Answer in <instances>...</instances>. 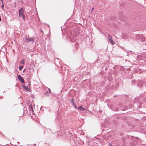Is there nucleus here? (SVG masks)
Returning a JSON list of instances; mask_svg holds the SVG:
<instances>
[{
  "instance_id": "obj_20",
  "label": "nucleus",
  "mask_w": 146,
  "mask_h": 146,
  "mask_svg": "<svg viewBox=\"0 0 146 146\" xmlns=\"http://www.w3.org/2000/svg\"><path fill=\"white\" fill-rule=\"evenodd\" d=\"M115 111H118L119 110L118 109V108H116L114 110Z\"/></svg>"
},
{
  "instance_id": "obj_1",
  "label": "nucleus",
  "mask_w": 146,
  "mask_h": 146,
  "mask_svg": "<svg viewBox=\"0 0 146 146\" xmlns=\"http://www.w3.org/2000/svg\"><path fill=\"white\" fill-rule=\"evenodd\" d=\"M129 138L131 140L130 145L131 146H135L140 143V139L137 137L130 136Z\"/></svg>"
},
{
  "instance_id": "obj_13",
  "label": "nucleus",
  "mask_w": 146,
  "mask_h": 146,
  "mask_svg": "<svg viewBox=\"0 0 146 146\" xmlns=\"http://www.w3.org/2000/svg\"><path fill=\"white\" fill-rule=\"evenodd\" d=\"M23 66H21L19 67V69L20 70H21L23 68Z\"/></svg>"
},
{
  "instance_id": "obj_22",
  "label": "nucleus",
  "mask_w": 146,
  "mask_h": 146,
  "mask_svg": "<svg viewBox=\"0 0 146 146\" xmlns=\"http://www.w3.org/2000/svg\"><path fill=\"white\" fill-rule=\"evenodd\" d=\"M94 9V8H92V10H91V11H92Z\"/></svg>"
},
{
  "instance_id": "obj_8",
  "label": "nucleus",
  "mask_w": 146,
  "mask_h": 146,
  "mask_svg": "<svg viewBox=\"0 0 146 146\" xmlns=\"http://www.w3.org/2000/svg\"><path fill=\"white\" fill-rule=\"evenodd\" d=\"M24 13L23 8L22 7L20 9L19 11V13Z\"/></svg>"
},
{
  "instance_id": "obj_23",
  "label": "nucleus",
  "mask_w": 146,
  "mask_h": 146,
  "mask_svg": "<svg viewBox=\"0 0 146 146\" xmlns=\"http://www.w3.org/2000/svg\"><path fill=\"white\" fill-rule=\"evenodd\" d=\"M23 19L24 20H25V16L24 17H23Z\"/></svg>"
},
{
  "instance_id": "obj_11",
  "label": "nucleus",
  "mask_w": 146,
  "mask_h": 146,
  "mask_svg": "<svg viewBox=\"0 0 146 146\" xmlns=\"http://www.w3.org/2000/svg\"><path fill=\"white\" fill-rule=\"evenodd\" d=\"M78 110H81L82 111H84V110H85V109L82 108V106H80L78 108Z\"/></svg>"
},
{
  "instance_id": "obj_10",
  "label": "nucleus",
  "mask_w": 146,
  "mask_h": 146,
  "mask_svg": "<svg viewBox=\"0 0 146 146\" xmlns=\"http://www.w3.org/2000/svg\"><path fill=\"white\" fill-rule=\"evenodd\" d=\"M57 120H58V121L59 122V123H58V125H59L62 122V121L61 120V117H59L58 119H57Z\"/></svg>"
},
{
  "instance_id": "obj_2",
  "label": "nucleus",
  "mask_w": 146,
  "mask_h": 146,
  "mask_svg": "<svg viewBox=\"0 0 146 146\" xmlns=\"http://www.w3.org/2000/svg\"><path fill=\"white\" fill-rule=\"evenodd\" d=\"M29 35H26V37H25V40L26 42L27 43H29L31 42L32 43L35 42V39L34 38H29Z\"/></svg>"
},
{
  "instance_id": "obj_15",
  "label": "nucleus",
  "mask_w": 146,
  "mask_h": 146,
  "mask_svg": "<svg viewBox=\"0 0 146 146\" xmlns=\"http://www.w3.org/2000/svg\"><path fill=\"white\" fill-rule=\"evenodd\" d=\"M21 63H22L23 64H24V60H23L22 61H21Z\"/></svg>"
},
{
  "instance_id": "obj_26",
  "label": "nucleus",
  "mask_w": 146,
  "mask_h": 146,
  "mask_svg": "<svg viewBox=\"0 0 146 146\" xmlns=\"http://www.w3.org/2000/svg\"><path fill=\"white\" fill-rule=\"evenodd\" d=\"M110 80L109 79V80H111V78H110Z\"/></svg>"
},
{
  "instance_id": "obj_28",
  "label": "nucleus",
  "mask_w": 146,
  "mask_h": 146,
  "mask_svg": "<svg viewBox=\"0 0 146 146\" xmlns=\"http://www.w3.org/2000/svg\"><path fill=\"white\" fill-rule=\"evenodd\" d=\"M109 77L111 78V76H109Z\"/></svg>"
},
{
  "instance_id": "obj_3",
  "label": "nucleus",
  "mask_w": 146,
  "mask_h": 146,
  "mask_svg": "<svg viewBox=\"0 0 146 146\" xmlns=\"http://www.w3.org/2000/svg\"><path fill=\"white\" fill-rule=\"evenodd\" d=\"M67 39L71 42H74L76 41L75 38L72 35L71 36L70 35L68 36L67 37Z\"/></svg>"
},
{
  "instance_id": "obj_4",
  "label": "nucleus",
  "mask_w": 146,
  "mask_h": 146,
  "mask_svg": "<svg viewBox=\"0 0 146 146\" xmlns=\"http://www.w3.org/2000/svg\"><path fill=\"white\" fill-rule=\"evenodd\" d=\"M17 77L18 79H19L20 82L22 83H25L24 80L22 77L21 75H18L17 76Z\"/></svg>"
},
{
  "instance_id": "obj_27",
  "label": "nucleus",
  "mask_w": 146,
  "mask_h": 146,
  "mask_svg": "<svg viewBox=\"0 0 146 146\" xmlns=\"http://www.w3.org/2000/svg\"><path fill=\"white\" fill-rule=\"evenodd\" d=\"M49 92H50V89H49Z\"/></svg>"
},
{
  "instance_id": "obj_18",
  "label": "nucleus",
  "mask_w": 146,
  "mask_h": 146,
  "mask_svg": "<svg viewBox=\"0 0 146 146\" xmlns=\"http://www.w3.org/2000/svg\"><path fill=\"white\" fill-rule=\"evenodd\" d=\"M135 82V80H133L132 82V84H133V83Z\"/></svg>"
},
{
  "instance_id": "obj_24",
  "label": "nucleus",
  "mask_w": 146,
  "mask_h": 146,
  "mask_svg": "<svg viewBox=\"0 0 146 146\" xmlns=\"http://www.w3.org/2000/svg\"><path fill=\"white\" fill-rule=\"evenodd\" d=\"M0 1H1L2 2V3H3V0H0Z\"/></svg>"
},
{
  "instance_id": "obj_21",
  "label": "nucleus",
  "mask_w": 146,
  "mask_h": 146,
  "mask_svg": "<svg viewBox=\"0 0 146 146\" xmlns=\"http://www.w3.org/2000/svg\"><path fill=\"white\" fill-rule=\"evenodd\" d=\"M24 16H25L23 14L21 16V17H24Z\"/></svg>"
},
{
  "instance_id": "obj_5",
  "label": "nucleus",
  "mask_w": 146,
  "mask_h": 146,
  "mask_svg": "<svg viewBox=\"0 0 146 146\" xmlns=\"http://www.w3.org/2000/svg\"><path fill=\"white\" fill-rule=\"evenodd\" d=\"M29 111H30L31 113L33 114V108L32 105H29L28 107Z\"/></svg>"
},
{
  "instance_id": "obj_16",
  "label": "nucleus",
  "mask_w": 146,
  "mask_h": 146,
  "mask_svg": "<svg viewBox=\"0 0 146 146\" xmlns=\"http://www.w3.org/2000/svg\"><path fill=\"white\" fill-rule=\"evenodd\" d=\"M3 7H4V5L3 4V3H2V5H1V8L2 9V10H3Z\"/></svg>"
},
{
  "instance_id": "obj_14",
  "label": "nucleus",
  "mask_w": 146,
  "mask_h": 146,
  "mask_svg": "<svg viewBox=\"0 0 146 146\" xmlns=\"http://www.w3.org/2000/svg\"><path fill=\"white\" fill-rule=\"evenodd\" d=\"M72 106L75 108V109H76L77 107L76 106L75 104H74V105H72Z\"/></svg>"
},
{
  "instance_id": "obj_6",
  "label": "nucleus",
  "mask_w": 146,
  "mask_h": 146,
  "mask_svg": "<svg viewBox=\"0 0 146 146\" xmlns=\"http://www.w3.org/2000/svg\"><path fill=\"white\" fill-rule=\"evenodd\" d=\"M108 40L110 41V42L112 44V45H113L114 44L113 40L112 39L111 37L109 35H108Z\"/></svg>"
},
{
  "instance_id": "obj_25",
  "label": "nucleus",
  "mask_w": 146,
  "mask_h": 146,
  "mask_svg": "<svg viewBox=\"0 0 146 146\" xmlns=\"http://www.w3.org/2000/svg\"><path fill=\"white\" fill-rule=\"evenodd\" d=\"M41 32H42V33H43V31H42V30H41Z\"/></svg>"
},
{
  "instance_id": "obj_7",
  "label": "nucleus",
  "mask_w": 146,
  "mask_h": 146,
  "mask_svg": "<svg viewBox=\"0 0 146 146\" xmlns=\"http://www.w3.org/2000/svg\"><path fill=\"white\" fill-rule=\"evenodd\" d=\"M143 81L142 80H141L139 81L137 83V85L139 87H141V86L143 85Z\"/></svg>"
},
{
  "instance_id": "obj_12",
  "label": "nucleus",
  "mask_w": 146,
  "mask_h": 146,
  "mask_svg": "<svg viewBox=\"0 0 146 146\" xmlns=\"http://www.w3.org/2000/svg\"><path fill=\"white\" fill-rule=\"evenodd\" d=\"M23 88L27 91L29 90L28 87L27 86H25V85H23Z\"/></svg>"
},
{
  "instance_id": "obj_17",
  "label": "nucleus",
  "mask_w": 146,
  "mask_h": 146,
  "mask_svg": "<svg viewBox=\"0 0 146 146\" xmlns=\"http://www.w3.org/2000/svg\"><path fill=\"white\" fill-rule=\"evenodd\" d=\"M19 13V16L20 17H21V16L22 15H23V13Z\"/></svg>"
},
{
  "instance_id": "obj_9",
  "label": "nucleus",
  "mask_w": 146,
  "mask_h": 146,
  "mask_svg": "<svg viewBox=\"0 0 146 146\" xmlns=\"http://www.w3.org/2000/svg\"><path fill=\"white\" fill-rule=\"evenodd\" d=\"M71 102L72 104V105H74L75 104V99L74 98H72L71 101H70Z\"/></svg>"
},
{
  "instance_id": "obj_19",
  "label": "nucleus",
  "mask_w": 146,
  "mask_h": 146,
  "mask_svg": "<svg viewBox=\"0 0 146 146\" xmlns=\"http://www.w3.org/2000/svg\"><path fill=\"white\" fill-rule=\"evenodd\" d=\"M108 146H113L111 144L109 143L108 145Z\"/></svg>"
},
{
  "instance_id": "obj_29",
  "label": "nucleus",
  "mask_w": 146,
  "mask_h": 146,
  "mask_svg": "<svg viewBox=\"0 0 146 146\" xmlns=\"http://www.w3.org/2000/svg\"><path fill=\"white\" fill-rule=\"evenodd\" d=\"M102 127H103V126H102H102H101L102 128Z\"/></svg>"
}]
</instances>
